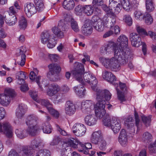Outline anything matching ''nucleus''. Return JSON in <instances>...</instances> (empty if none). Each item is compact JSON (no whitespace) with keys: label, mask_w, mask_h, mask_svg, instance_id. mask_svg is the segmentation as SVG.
I'll use <instances>...</instances> for the list:
<instances>
[{"label":"nucleus","mask_w":156,"mask_h":156,"mask_svg":"<svg viewBox=\"0 0 156 156\" xmlns=\"http://www.w3.org/2000/svg\"><path fill=\"white\" fill-rule=\"evenodd\" d=\"M16 78L20 82L18 83L21 84L24 82V79L26 78L25 73L23 71H20L17 72L16 74Z\"/></svg>","instance_id":"37"},{"label":"nucleus","mask_w":156,"mask_h":156,"mask_svg":"<svg viewBox=\"0 0 156 156\" xmlns=\"http://www.w3.org/2000/svg\"><path fill=\"white\" fill-rule=\"evenodd\" d=\"M15 133L18 137L20 139L25 138L27 135V132L25 130L17 129L16 130Z\"/></svg>","instance_id":"33"},{"label":"nucleus","mask_w":156,"mask_h":156,"mask_svg":"<svg viewBox=\"0 0 156 156\" xmlns=\"http://www.w3.org/2000/svg\"><path fill=\"white\" fill-rule=\"evenodd\" d=\"M71 26L72 29L75 32H78L79 30V27L76 21L72 18L70 20Z\"/></svg>","instance_id":"48"},{"label":"nucleus","mask_w":156,"mask_h":156,"mask_svg":"<svg viewBox=\"0 0 156 156\" xmlns=\"http://www.w3.org/2000/svg\"><path fill=\"white\" fill-rule=\"evenodd\" d=\"M99 60L101 63L107 68H110L113 71H117L120 69V67L118 57L115 56L111 59L100 58Z\"/></svg>","instance_id":"4"},{"label":"nucleus","mask_w":156,"mask_h":156,"mask_svg":"<svg viewBox=\"0 0 156 156\" xmlns=\"http://www.w3.org/2000/svg\"><path fill=\"white\" fill-rule=\"evenodd\" d=\"M49 71L52 75L58 76L61 70V67L56 64H51L48 66Z\"/></svg>","instance_id":"22"},{"label":"nucleus","mask_w":156,"mask_h":156,"mask_svg":"<svg viewBox=\"0 0 156 156\" xmlns=\"http://www.w3.org/2000/svg\"><path fill=\"white\" fill-rule=\"evenodd\" d=\"M5 22L9 26H12L14 25L17 22V18L15 14L14 15L9 13V15L4 17Z\"/></svg>","instance_id":"21"},{"label":"nucleus","mask_w":156,"mask_h":156,"mask_svg":"<svg viewBox=\"0 0 156 156\" xmlns=\"http://www.w3.org/2000/svg\"><path fill=\"white\" fill-rule=\"evenodd\" d=\"M47 109L50 113L54 117L57 118L59 117V113L58 112L52 108V105L49 107H48Z\"/></svg>","instance_id":"52"},{"label":"nucleus","mask_w":156,"mask_h":156,"mask_svg":"<svg viewBox=\"0 0 156 156\" xmlns=\"http://www.w3.org/2000/svg\"><path fill=\"white\" fill-rule=\"evenodd\" d=\"M113 116H110V115L108 114H106L105 115L103 118V122L104 125L108 127H110L111 125L112 120V117Z\"/></svg>","instance_id":"36"},{"label":"nucleus","mask_w":156,"mask_h":156,"mask_svg":"<svg viewBox=\"0 0 156 156\" xmlns=\"http://www.w3.org/2000/svg\"><path fill=\"white\" fill-rule=\"evenodd\" d=\"M42 129L44 133L49 134L51 132L52 128L50 124L47 122L42 124Z\"/></svg>","instance_id":"34"},{"label":"nucleus","mask_w":156,"mask_h":156,"mask_svg":"<svg viewBox=\"0 0 156 156\" xmlns=\"http://www.w3.org/2000/svg\"><path fill=\"white\" fill-rule=\"evenodd\" d=\"M60 140V139L59 136H55L53 140L51 142L50 144L52 146L56 145L58 144Z\"/></svg>","instance_id":"63"},{"label":"nucleus","mask_w":156,"mask_h":156,"mask_svg":"<svg viewBox=\"0 0 156 156\" xmlns=\"http://www.w3.org/2000/svg\"><path fill=\"white\" fill-rule=\"evenodd\" d=\"M27 126L28 127L26 130L27 134L28 133L32 136H34L39 129L38 126L37 125Z\"/></svg>","instance_id":"30"},{"label":"nucleus","mask_w":156,"mask_h":156,"mask_svg":"<svg viewBox=\"0 0 156 156\" xmlns=\"http://www.w3.org/2000/svg\"><path fill=\"white\" fill-rule=\"evenodd\" d=\"M47 109L50 113L54 117L57 118L59 117V113L58 112L52 108V105L49 107H48Z\"/></svg>","instance_id":"53"},{"label":"nucleus","mask_w":156,"mask_h":156,"mask_svg":"<svg viewBox=\"0 0 156 156\" xmlns=\"http://www.w3.org/2000/svg\"><path fill=\"white\" fill-rule=\"evenodd\" d=\"M75 104L70 101L66 102L65 105V112L66 115L72 116L74 114L76 111Z\"/></svg>","instance_id":"16"},{"label":"nucleus","mask_w":156,"mask_h":156,"mask_svg":"<svg viewBox=\"0 0 156 156\" xmlns=\"http://www.w3.org/2000/svg\"><path fill=\"white\" fill-rule=\"evenodd\" d=\"M94 107V104L90 100L83 101L81 103V109L82 112L86 113H90Z\"/></svg>","instance_id":"14"},{"label":"nucleus","mask_w":156,"mask_h":156,"mask_svg":"<svg viewBox=\"0 0 156 156\" xmlns=\"http://www.w3.org/2000/svg\"><path fill=\"white\" fill-rule=\"evenodd\" d=\"M107 53L114 51L115 56L119 53V51H121L119 48H118L116 44L113 42H109L102 48Z\"/></svg>","instance_id":"9"},{"label":"nucleus","mask_w":156,"mask_h":156,"mask_svg":"<svg viewBox=\"0 0 156 156\" xmlns=\"http://www.w3.org/2000/svg\"><path fill=\"white\" fill-rule=\"evenodd\" d=\"M121 6L125 10L129 11L131 9V6L129 0H122Z\"/></svg>","instance_id":"45"},{"label":"nucleus","mask_w":156,"mask_h":156,"mask_svg":"<svg viewBox=\"0 0 156 156\" xmlns=\"http://www.w3.org/2000/svg\"><path fill=\"white\" fill-rule=\"evenodd\" d=\"M143 17V19L145 20V22L147 25H150L152 23L153 19L150 14L146 13Z\"/></svg>","instance_id":"46"},{"label":"nucleus","mask_w":156,"mask_h":156,"mask_svg":"<svg viewBox=\"0 0 156 156\" xmlns=\"http://www.w3.org/2000/svg\"><path fill=\"white\" fill-rule=\"evenodd\" d=\"M36 8L38 12L43 11L44 8V3L42 0H34Z\"/></svg>","instance_id":"38"},{"label":"nucleus","mask_w":156,"mask_h":156,"mask_svg":"<svg viewBox=\"0 0 156 156\" xmlns=\"http://www.w3.org/2000/svg\"><path fill=\"white\" fill-rule=\"evenodd\" d=\"M56 126L57 131L62 136H67L69 137L70 138L68 140L70 139L71 138H72L70 137L71 136L65 130L62 129L59 125L56 124Z\"/></svg>","instance_id":"44"},{"label":"nucleus","mask_w":156,"mask_h":156,"mask_svg":"<svg viewBox=\"0 0 156 156\" xmlns=\"http://www.w3.org/2000/svg\"><path fill=\"white\" fill-rule=\"evenodd\" d=\"M74 69L72 73L76 80L81 85H79L74 87V90L76 93V90H79L80 91L81 89L84 88V85H86V83L91 85L92 89L96 91V89L98 81L96 77L89 72H85L83 65L81 63L76 62L74 64Z\"/></svg>","instance_id":"1"},{"label":"nucleus","mask_w":156,"mask_h":156,"mask_svg":"<svg viewBox=\"0 0 156 156\" xmlns=\"http://www.w3.org/2000/svg\"><path fill=\"white\" fill-rule=\"evenodd\" d=\"M118 141L121 146H126L128 144V136L125 130L122 129L121 130L119 138Z\"/></svg>","instance_id":"17"},{"label":"nucleus","mask_w":156,"mask_h":156,"mask_svg":"<svg viewBox=\"0 0 156 156\" xmlns=\"http://www.w3.org/2000/svg\"><path fill=\"white\" fill-rule=\"evenodd\" d=\"M146 7L147 11L148 12L154 11L155 8L154 0H146Z\"/></svg>","instance_id":"31"},{"label":"nucleus","mask_w":156,"mask_h":156,"mask_svg":"<svg viewBox=\"0 0 156 156\" xmlns=\"http://www.w3.org/2000/svg\"><path fill=\"white\" fill-rule=\"evenodd\" d=\"M24 11L27 16L29 18L37 12L35 6L33 3L30 2H27L25 4Z\"/></svg>","instance_id":"13"},{"label":"nucleus","mask_w":156,"mask_h":156,"mask_svg":"<svg viewBox=\"0 0 156 156\" xmlns=\"http://www.w3.org/2000/svg\"><path fill=\"white\" fill-rule=\"evenodd\" d=\"M68 143L73 148L78 147L80 148L78 149L79 151H84V153L86 154L89 153L88 150L92 148V145L91 143H86L84 144L73 138H71L69 140Z\"/></svg>","instance_id":"5"},{"label":"nucleus","mask_w":156,"mask_h":156,"mask_svg":"<svg viewBox=\"0 0 156 156\" xmlns=\"http://www.w3.org/2000/svg\"><path fill=\"white\" fill-rule=\"evenodd\" d=\"M65 25L64 22L60 21L58 23V26L53 27L52 30L58 37L62 38L64 37V34L62 31L65 30Z\"/></svg>","instance_id":"11"},{"label":"nucleus","mask_w":156,"mask_h":156,"mask_svg":"<svg viewBox=\"0 0 156 156\" xmlns=\"http://www.w3.org/2000/svg\"><path fill=\"white\" fill-rule=\"evenodd\" d=\"M94 11V8L91 5H84L83 12L87 16L91 15L93 13Z\"/></svg>","instance_id":"35"},{"label":"nucleus","mask_w":156,"mask_h":156,"mask_svg":"<svg viewBox=\"0 0 156 156\" xmlns=\"http://www.w3.org/2000/svg\"><path fill=\"white\" fill-rule=\"evenodd\" d=\"M63 8L67 10H72L75 6L73 0H64L63 3Z\"/></svg>","instance_id":"28"},{"label":"nucleus","mask_w":156,"mask_h":156,"mask_svg":"<svg viewBox=\"0 0 156 156\" xmlns=\"http://www.w3.org/2000/svg\"><path fill=\"white\" fill-rule=\"evenodd\" d=\"M47 109L50 113L54 117L57 118L59 117V113L58 112L52 108V105L49 107H48Z\"/></svg>","instance_id":"51"},{"label":"nucleus","mask_w":156,"mask_h":156,"mask_svg":"<svg viewBox=\"0 0 156 156\" xmlns=\"http://www.w3.org/2000/svg\"><path fill=\"white\" fill-rule=\"evenodd\" d=\"M42 144V142L40 140L34 139L32 141L30 146L34 150L38 148Z\"/></svg>","instance_id":"49"},{"label":"nucleus","mask_w":156,"mask_h":156,"mask_svg":"<svg viewBox=\"0 0 156 156\" xmlns=\"http://www.w3.org/2000/svg\"><path fill=\"white\" fill-rule=\"evenodd\" d=\"M92 30V24L89 22H87L82 26L81 31L84 35L88 36L91 34Z\"/></svg>","instance_id":"18"},{"label":"nucleus","mask_w":156,"mask_h":156,"mask_svg":"<svg viewBox=\"0 0 156 156\" xmlns=\"http://www.w3.org/2000/svg\"><path fill=\"white\" fill-rule=\"evenodd\" d=\"M0 132H3L9 138H12L13 136L12 128L8 122H5L3 123H0Z\"/></svg>","instance_id":"8"},{"label":"nucleus","mask_w":156,"mask_h":156,"mask_svg":"<svg viewBox=\"0 0 156 156\" xmlns=\"http://www.w3.org/2000/svg\"><path fill=\"white\" fill-rule=\"evenodd\" d=\"M26 111V106L23 104H20L16 109V115L18 118L21 119L23 116Z\"/></svg>","instance_id":"23"},{"label":"nucleus","mask_w":156,"mask_h":156,"mask_svg":"<svg viewBox=\"0 0 156 156\" xmlns=\"http://www.w3.org/2000/svg\"><path fill=\"white\" fill-rule=\"evenodd\" d=\"M35 72L33 71L30 72V78L31 80H35V81L38 85L39 87L42 89V85L39 82V80L41 79V77L40 76H38L37 77H36L35 79V78L38 74V72L37 69H35Z\"/></svg>","instance_id":"27"},{"label":"nucleus","mask_w":156,"mask_h":156,"mask_svg":"<svg viewBox=\"0 0 156 156\" xmlns=\"http://www.w3.org/2000/svg\"><path fill=\"white\" fill-rule=\"evenodd\" d=\"M102 138V134L101 131L94 132L91 136L90 141L92 144L96 145L98 144Z\"/></svg>","instance_id":"20"},{"label":"nucleus","mask_w":156,"mask_h":156,"mask_svg":"<svg viewBox=\"0 0 156 156\" xmlns=\"http://www.w3.org/2000/svg\"><path fill=\"white\" fill-rule=\"evenodd\" d=\"M103 78L110 83L116 81L115 76L110 72L105 71L103 73Z\"/></svg>","instance_id":"24"},{"label":"nucleus","mask_w":156,"mask_h":156,"mask_svg":"<svg viewBox=\"0 0 156 156\" xmlns=\"http://www.w3.org/2000/svg\"><path fill=\"white\" fill-rule=\"evenodd\" d=\"M152 137L151 135L148 132H145L142 136V141L146 143H149L151 141Z\"/></svg>","instance_id":"40"},{"label":"nucleus","mask_w":156,"mask_h":156,"mask_svg":"<svg viewBox=\"0 0 156 156\" xmlns=\"http://www.w3.org/2000/svg\"><path fill=\"white\" fill-rule=\"evenodd\" d=\"M128 40L124 35H121L117 39L116 45L121 51H125L126 53L129 52V49L128 47Z\"/></svg>","instance_id":"7"},{"label":"nucleus","mask_w":156,"mask_h":156,"mask_svg":"<svg viewBox=\"0 0 156 156\" xmlns=\"http://www.w3.org/2000/svg\"><path fill=\"white\" fill-rule=\"evenodd\" d=\"M84 5H79L76 6L75 9V13L77 15H80L82 13V12H83Z\"/></svg>","instance_id":"57"},{"label":"nucleus","mask_w":156,"mask_h":156,"mask_svg":"<svg viewBox=\"0 0 156 156\" xmlns=\"http://www.w3.org/2000/svg\"><path fill=\"white\" fill-rule=\"evenodd\" d=\"M50 34L49 31H44L41 35L42 42L44 44H46L48 41L50 40Z\"/></svg>","instance_id":"32"},{"label":"nucleus","mask_w":156,"mask_h":156,"mask_svg":"<svg viewBox=\"0 0 156 156\" xmlns=\"http://www.w3.org/2000/svg\"><path fill=\"white\" fill-rule=\"evenodd\" d=\"M116 22V18H115V23L113 25V26L109 27L107 26L106 25H105V23H104L106 27H107L108 28H110L111 30H113V34L115 36H117V35H119L120 33V28L118 26H114Z\"/></svg>","instance_id":"42"},{"label":"nucleus","mask_w":156,"mask_h":156,"mask_svg":"<svg viewBox=\"0 0 156 156\" xmlns=\"http://www.w3.org/2000/svg\"><path fill=\"white\" fill-rule=\"evenodd\" d=\"M73 133L77 136H81L84 135L86 132L85 126L79 123L75 124L72 128Z\"/></svg>","instance_id":"10"},{"label":"nucleus","mask_w":156,"mask_h":156,"mask_svg":"<svg viewBox=\"0 0 156 156\" xmlns=\"http://www.w3.org/2000/svg\"><path fill=\"white\" fill-rule=\"evenodd\" d=\"M22 151L27 156H34L35 154L34 149L30 146L23 147L22 149Z\"/></svg>","instance_id":"29"},{"label":"nucleus","mask_w":156,"mask_h":156,"mask_svg":"<svg viewBox=\"0 0 156 156\" xmlns=\"http://www.w3.org/2000/svg\"><path fill=\"white\" fill-rule=\"evenodd\" d=\"M67 141V144L70 145V147H67V149L63 148V149L61 152V154L62 156H72L73 154V152L71 150V147L69 144H68V141Z\"/></svg>","instance_id":"39"},{"label":"nucleus","mask_w":156,"mask_h":156,"mask_svg":"<svg viewBox=\"0 0 156 156\" xmlns=\"http://www.w3.org/2000/svg\"><path fill=\"white\" fill-rule=\"evenodd\" d=\"M47 109L50 113L54 117L57 118L59 117V113L58 112L52 108V105L49 107H48Z\"/></svg>","instance_id":"50"},{"label":"nucleus","mask_w":156,"mask_h":156,"mask_svg":"<svg viewBox=\"0 0 156 156\" xmlns=\"http://www.w3.org/2000/svg\"><path fill=\"white\" fill-rule=\"evenodd\" d=\"M103 9L107 13V15L104 16L103 18V21L106 26L111 27L115 23V18H116L115 14L112 11V9L108 7L105 4L101 5Z\"/></svg>","instance_id":"3"},{"label":"nucleus","mask_w":156,"mask_h":156,"mask_svg":"<svg viewBox=\"0 0 156 156\" xmlns=\"http://www.w3.org/2000/svg\"><path fill=\"white\" fill-rule=\"evenodd\" d=\"M123 20L129 26H131L132 24V20L131 17L128 15H125L123 16Z\"/></svg>","instance_id":"59"},{"label":"nucleus","mask_w":156,"mask_h":156,"mask_svg":"<svg viewBox=\"0 0 156 156\" xmlns=\"http://www.w3.org/2000/svg\"><path fill=\"white\" fill-rule=\"evenodd\" d=\"M97 144L98 145L99 148L100 150H104L106 149L107 144L105 140L101 139Z\"/></svg>","instance_id":"58"},{"label":"nucleus","mask_w":156,"mask_h":156,"mask_svg":"<svg viewBox=\"0 0 156 156\" xmlns=\"http://www.w3.org/2000/svg\"><path fill=\"white\" fill-rule=\"evenodd\" d=\"M120 0H109V6L110 8H114L116 5L119 4Z\"/></svg>","instance_id":"61"},{"label":"nucleus","mask_w":156,"mask_h":156,"mask_svg":"<svg viewBox=\"0 0 156 156\" xmlns=\"http://www.w3.org/2000/svg\"><path fill=\"white\" fill-rule=\"evenodd\" d=\"M37 102L40 104L46 107L47 109L48 108V107L51 106L52 105L48 100H38Z\"/></svg>","instance_id":"55"},{"label":"nucleus","mask_w":156,"mask_h":156,"mask_svg":"<svg viewBox=\"0 0 156 156\" xmlns=\"http://www.w3.org/2000/svg\"><path fill=\"white\" fill-rule=\"evenodd\" d=\"M141 118L143 122L146 127H148L150 125L151 119V116L146 117L145 115H142Z\"/></svg>","instance_id":"56"},{"label":"nucleus","mask_w":156,"mask_h":156,"mask_svg":"<svg viewBox=\"0 0 156 156\" xmlns=\"http://www.w3.org/2000/svg\"><path fill=\"white\" fill-rule=\"evenodd\" d=\"M20 7L17 2H15L14 4V6H12L9 8V12L14 15L18 11V10L20 9Z\"/></svg>","instance_id":"43"},{"label":"nucleus","mask_w":156,"mask_h":156,"mask_svg":"<svg viewBox=\"0 0 156 156\" xmlns=\"http://www.w3.org/2000/svg\"><path fill=\"white\" fill-rule=\"evenodd\" d=\"M135 17L136 19L139 20L143 19V16L141 12L138 10H136L134 13Z\"/></svg>","instance_id":"60"},{"label":"nucleus","mask_w":156,"mask_h":156,"mask_svg":"<svg viewBox=\"0 0 156 156\" xmlns=\"http://www.w3.org/2000/svg\"><path fill=\"white\" fill-rule=\"evenodd\" d=\"M16 95L15 91L11 89H5L4 94H0V104L3 106H7L10 103V97Z\"/></svg>","instance_id":"6"},{"label":"nucleus","mask_w":156,"mask_h":156,"mask_svg":"<svg viewBox=\"0 0 156 156\" xmlns=\"http://www.w3.org/2000/svg\"><path fill=\"white\" fill-rule=\"evenodd\" d=\"M96 92L98 102L94 107L95 112L97 117L101 119L106 114L105 109L106 103L104 98L107 101L109 100L112 94L109 91L106 90L97 89Z\"/></svg>","instance_id":"2"},{"label":"nucleus","mask_w":156,"mask_h":156,"mask_svg":"<svg viewBox=\"0 0 156 156\" xmlns=\"http://www.w3.org/2000/svg\"><path fill=\"white\" fill-rule=\"evenodd\" d=\"M35 156H50V152L47 149H42L36 153Z\"/></svg>","instance_id":"47"},{"label":"nucleus","mask_w":156,"mask_h":156,"mask_svg":"<svg viewBox=\"0 0 156 156\" xmlns=\"http://www.w3.org/2000/svg\"><path fill=\"white\" fill-rule=\"evenodd\" d=\"M111 118L112 120L111 125H113L114 124L115 125V126H121V122L117 118L115 117H113Z\"/></svg>","instance_id":"62"},{"label":"nucleus","mask_w":156,"mask_h":156,"mask_svg":"<svg viewBox=\"0 0 156 156\" xmlns=\"http://www.w3.org/2000/svg\"><path fill=\"white\" fill-rule=\"evenodd\" d=\"M95 17H93L92 19V22H94L93 26L94 28L98 31L101 32L102 31L104 28L105 25L103 20H102L101 19H98L96 21L94 19Z\"/></svg>","instance_id":"19"},{"label":"nucleus","mask_w":156,"mask_h":156,"mask_svg":"<svg viewBox=\"0 0 156 156\" xmlns=\"http://www.w3.org/2000/svg\"><path fill=\"white\" fill-rule=\"evenodd\" d=\"M132 118L129 117L127 119V122H128V123H126V126L128 129H129L131 130L130 133H134L135 131V128L134 126V124L132 123Z\"/></svg>","instance_id":"41"},{"label":"nucleus","mask_w":156,"mask_h":156,"mask_svg":"<svg viewBox=\"0 0 156 156\" xmlns=\"http://www.w3.org/2000/svg\"><path fill=\"white\" fill-rule=\"evenodd\" d=\"M38 118L36 115L32 114L28 116L26 119V123L27 126L37 125Z\"/></svg>","instance_id":"25"},{"label":"nucleus","mask_w":156,"mask_h":156,"mask_svg":"<svg viewBox=\"0 0 156 156\" xmlns=\"http://www.w3.org/2000/svg\"><path fill=\"white\" fill-rule=\"evenodd\" d=\"M129 39L133 46L138 47L141 45V38L140 36L136 33H131L129 34Z\"/></svg>","instance_id":"12"},{"label":"nucleus","mask_w":156,"mask_h":156,"mask_svg":"<svg viewBox=\"0 0 156 156\" xmlns=\"http://www.w3.org/2000/svg\"><path fill=\"white\" fill-rule=\"evenodd\" d=\"M85 123L89 126L95 125L97 122V119L94 115H87L85 118Z\"/></svg>","instance_id":"26"},{"label":"nucleus","mask_w":156,"mask_h":156,"mask_svg":"<svg viewBox=\"0 0 156 156\" xmlns=\"http://www.w3.org/2000/svg\"><path fill=\"white\" fill-rule=\"evenodd\" d=\"M125 51H119V53L116 55L115 56L118 57L119 62L121 65H124L126 64L128 62V58L129 51L126 53Z\"/></svg>","instance_id":"15"},{"label":"nucleus","mask_w":156,"mask_h":156,"mask_svg":"<svg viewBox=\"0 0 156 156\" xmlns=\"http://www.w3.org/2000/svg\"><path fill=\"white\" fill-rule=\"evenodd\" d=\"M27 21L23 16L21 17L19 22V25L21 29H25L27 27Z\"/></svg>","instance_id":"54"},{"label":"nucleus","mask_w":156,"mask_h":156,"mask_svg":"<svg viewBox=\"0 0 156 156\" xmlns=\"http://www.w3.org/2000/svg\"><path fill=\"white\" fill-rule=\"evenodd\" d=\"M136 29L137 31L140 35L144 34H147L145 30L138 25H136Z\"/></svg>","instance_id":"64"}]
</instances>
